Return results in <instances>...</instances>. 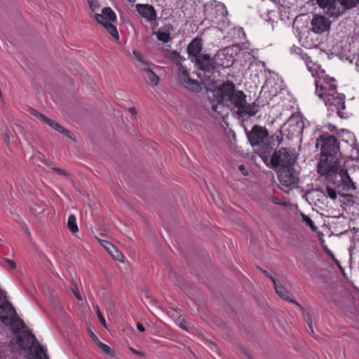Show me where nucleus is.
I'll list each match as a JSON object with an SVG mask.
<instances>
[{
    "label": "nucleus",
    "instance_id": "nucleus-1",
    "mask_svg": "<svg viewBox=\"0 0 359 359\" xmlns=\"http://www.w3.org/2000/svg\"><path fill=\"white\" fill-rule=\"evenodd\" d=\"M318 172L325 176L336 188L355 190L356 187L350 178L347 170L340 168L337 156H321L318 163Z\"/></svg>",
    "mask_w": 359,
    "mask_h": 359
},
{
    "label": "nucleus",
    "instance_id": "nucleus-2",
    "mask_svg": "<svg viewBox=\"0 0 359 359\" xmlns=\"http://www.w3.org/2000/svg\"><path fill=\"white\" fill-rule=\"evenodd\" d=\"M318 6L330 17L337 18L346 9L355 7L359 0H317Z\"/></svg>",
    "mask_w": 359,
    "mask_h": 359
},
{
    "label": "nucleus",
    "instance_id": "nucleus-3",
    "mask_svg": "<svg viewBox=\"0 0 359 359\" xmlns=\"http://www.w3.org/2000/svg\"><path fill=\"white\" fill-rule=\"evenodd\" d=\"M297 156L294 149L290 148H281L273 152L271 159V167H290L294 165Z\"/></svg>",
    "mask_w": 359,
    "mask_h": 359
},
{
    "label": "nucleus",
    "instance_id": "nucleus-4",
    "mask_svg": "<svg viewBox=\"0 0 359 359\" xmlns=\"http://www.w3.org/2000/svg\"><path fill=\"white\" fill-rule=\"evenodd\" d=\"M344 100V96L337 92L336 88L328 89L327 94H326L323 99L325 105L329 109L332 111H336L341 118H344V114L341 111L345 108Z\"/></svg>",
    "mask_w": 359,
    "mask_h": 359
},
{
    "label": "nucleus",
    "instance_id": "nucleus-5",
    "mask_svg": "<svg viewBox=\"0 0 359 359\" xmlns=\"http://www.w3.org/2000/svg\"><path fill=\"white\" fill-rule=\"evenodd\" d=\"M236 90L235 85L232 81H227L219 85L214 91L213 95L216 97L217 104H213L212 105V109L216 112L220 114L221 112L217 110L219 106L222 104H224L228 102L230 96L232 95L233 93Z\"/></svg>",
    "mask_w": 359,
    "mask_h": 359
},
{
    "label": "nucleus",
    "instance_id": "nucleus-6",
    "mask_svg": "<svg viewBox=\"0 0 359 359\" xmlns=\"http://www.w3.org/2000/svg\"><path fill=\"white\" fill-rule=\"evenodd\" d=\"M299 172L292 166L280 168L278 171V179L282 187L290 189L297 187L299 181Z\"/></svg>",
    "mask_w": 359,
    "mask_h": 359
},
{
    "label": "nucleus",
    "instance_id": "nucleus-7",
    "mask_svg": "<svg viewBox=\"0 0 359 359\" xmlns=\"http://www.w3.org/2000/svg\"><path fill=\"white\" fill-rule=\"evenodd\" d=\"M316 147H320L321 156H337L339 151L337 140L333 135L327 137L322 135L318 139Z\"/></svg>",
    "mask_w": 359,
    "mask_h": 359
},
{
    "label": "nucleus",
    "instance_id": "nucleus-8",
    "mask_svg": "<svg viewBox=\"0 0 359 359\" xmlns=\"http://www.w3.org/2000/svg\"><path fill=\"white\" fill-rule=\"evenodd\" d=\"M176 65L178 66V77L180 83L192 92H200L201 88L197 81L189 77L188 71L181 63L176 62Z\"/></svg>",
    "mask_w": 359,
    "mask_h": 359
},
{
    "label": "nucleus",
    "instance_id": "nucleus-9",
    "mask_svg": "<svg viewBox=\"0 0 359 359\" xmlns=\"http://www.w3.org/2000/svg\"><path fill=\"white\" fill-rule=\"evenodd\" d=\"M194 62L197 68L204 72H210L217 67L216 58L207 53L201 54L194 58Z\"/></svg>",
    "mask_w": 359,
    "mask_h": 359
},
{
    "label": "nucleus",
    "instance_id": "nucleus-10",
    "mask_svg": "<svg viewBox=\"0 0 359 359\" xmlns=\"http://www.w3.org/2000/svg\"><path fill=\"white\" fill-rule=\"evenodd\" d=\"M32 114L36 117L39 120L44 122L47 125H48L50 127H51L55 130L61 133L64 134L65 135L67 136L70 139L73 138V134L71 133V131L65 129L64 127H62L60 124L57 123L56 121L45 116L44 115L41 114V113L38 112L36 110L32 109Z\"/></svg>",
    "mask_w": 359,
    "mask_h": 359
},
{
    "label": "nucleus",
    "instance_id": "nucleus-11",
    "mask_svg": "<svg viewBox=\"0 0 359 359\" xmlns=\"http://www.w3.org/2000/svg\"><path fill=\"white\" fill-rule=\"evenodd\" d=\"M311 30L316 34H322L329 31L331 22L324 15H315L311 22Z\"/></svg>",
    "mask_w": 359,
    "mask_h": 359
},
{
    "label": "nucleus",
    "instance_id": "nucleus-12",
    "mask_svg": "<svg viewBox=\"0 0 359 359\" xmlns=\"http://www.w3.org/2000/svg\"><path fill=\"white\" fill-rule=\"evenodd\" d=\"M269 133L267 130L259 126H255L248 133V137L252 146L259 145L267 138Z\"/></svg>",
    "mask_w": 359,
    "mask_h": 359
},
{
    "label": "nucleus",
    "instance_id": "nucleus-13",
    "mask_svg": "<svg viewBox=\"0 0 359 359\" xmlns=\"http://www.w3.org/2000/svg\"><path fill=\"white\" fill-rule=\"evenodd\" d=\"M35 336L29 331H22L16 338V343L21 349L28 351L34 345Z\"/></svg>",
    "mask_w": 359,
    "mask_h": 359
},
{
    "label": "nucleus",
    "instance_id": "nucleus-14",
    "mask_svg": "<svg viewBox=\"0 0 359 359\" xmlns=\"http://www.w3.org/2000/svg\"><path fill=\"white\" fill-rule=\"evenodd\" d=\"M17 314L15 308L8 300H4L0 304V320L3 324L10 322L11 318Z\"/></svg>",
    "mask_w": 359,
    "mask_h": 359
},
{
    "label": "nucleus",
    "instance_id": "nucleus-15",
    "mask_svg": "<svg viewBox=\"0 0 359 359\" xmlns=\"http://www.w3.org/2000/svg\"><path fill=\"white\" fill-rule=\"evenodd\" d=\"M214 57L216 58L217 66L224 68L231 67L233 63V57L229 54L228 48L217 51Z\"/></svg>",
    "mask_w": 359,
    "mask_h": 359
},
{
    "label": "nucleus",
    "instance_id": "nucleus-16",
    "mask_svg": "<svg viewBox=\"0 0 359 359\" xmlns=\"http://www.w3.org/2000/svg\"><path fill=\"white\" fill-rule=\"evenodd\" d=\"M95 19L97 22L102 25V26L107 29L108 33L116 40L119 39V35L118 30L114 25H112L109 20L104 17L103 14H96Z\"/></svg>",
    "mask_w": 359,
    "mask_h": 359
},
{
    "label": "nucleus",
    "instance_id": "nucleus-17",
    "mask_svg": "<svg viewBox=\"0 0 359 359\" xmlns=\"http://www.w3.org/2000/svg\"><path fill=\"white\" fill-rule=\"evenodd\" d=\"M273 285L277 294L281 299L289 302H292L293 304L297 305L302 311H304V308L302 307L299 303L292 299L290 297V292L283 285L278 283L276 280H273Z\"/></svg>",
    "mask_w": 359,
    "mask_h": 359
},
{
    "label": "nucleus",
    "instance_id": "nucleus-18",
    "mask_svg": "<svg viewBox=\"0 0 359 359\" xmlns=\"http://www.w3.org/2000/svg\"><path fill=\"white\" fill-rule=\"evenodd\" d=\"M136 8L142 17L145 18L150 21L156 20V13L152 6L149 4H137Z\"/></svg>",
    "mask_w": 359,
    "mask_h": 359
},
{
    "label": "nucleus",
    "instance_id": "nucleus-19",
    "mask_svg": "<svg viewBox=\"0 0 359 359\" xmlns=\"http://www.w3.org/2000/svg\"><path fill=\"white\" fill-rule=\"evenodd\" d=\"M290 132L293 134H302L304 130V123L302 118L299 117H292L287 122Z\"/></svg>",
    "mask_w": 359,
    "mask_h": 359
},
{
    "label": "nucleus",
    "instance_id": "nucleus-20",
    "mask_svg": "<svg viewBox=\"0 0 359 359\" xmlns=\"http://www.w3.org/2000/svg\"><path fill=\"white\" fill-rule=\"evenodd\" d=\"M201 50H202V39L201 38H195L188 45L187 52L189 55L194 57V58L197 57L198 55H201Z\"/></svg>",
    "mask_w": 359,
    "mask_h": 359
},
{
    "label": "nucleus",
    "instance_id": "nucleus-21",
    "mask_svg": "<svg viewBox=\"0 0 359 359\" xmlns=\"http://www.w3.org/2000/svg\"><path fill=\"white\" fill-rule=\"evenodd\" d=\"M245 97L243 92L235 90L228 101L239 109L245 104Z\"/></svg>",
    "mask_w": 359,
    "mask_h": 359
},
{
    "label": "nucleus",
    "instance_id": "nucleus-22",
    "mask_svg": "<svg viewBox=\"0 0 359 359\" xmlns=\"http://www.w3.org/2000/svg\"><path fill=\"white\" fill-rule=\"evenodd\" d=\"M91 340H93L96 344V345L109 357H116L115 350L109 346L108 345L101 342L93 332H91Z\"/></svg>",
    "mask_w": 359,
    "mask_h": 359
},
{
    "label": "nucleus",
    "instance_id": "nucleus-23",
    "mask_svg": "<svg viewBox=\"0 0 359 359\" xmlns=\"http://www.w3.org/2000/svg\"><path fill=\"white\" fill-rule=\"evenodd\" d=\"M5 325H10L11 332L13 334H17L20 330L25 327L24 321L16 314L15 317L11 318L10 322L4 324Z\"/></svg>",
    "mask_w": 359,
    "mask_h": 359
},
{
    "label": "nucleus",
    "instance_id": "nucleus-24",
    "mask_svg": "<svg viewBox=\"0 0 359 359\" xmlns=\"http://www.w3.org/2000/svg\"><path fill=\"white\" fill-rule=\"evenodd\" d=\"M331 88H336V86L325 81L319 80L316 82V92L323 100L324 99V97L326 96V94H327L325 90H328V89Z\"/></svg>",
    "mask_w": 359,
    "mask_h": 359
},
{
    "label": "nucleus",
    "instance_id": "nucleus-25",
    "mask_svg": "<svg viewBox=\"0 0 359 359\" xmlns=\"http://www.w3.org/2000/svg\"><path fill=\"white\" fill-rule=\"evenodd\" d=\"M107 252L110 254V255L113 257L114 259L121 262L123 263L125 261V257L118 248H116L114 245L111 243H107Z\"/></svg>",
    "mask_w": 359,
    "mask_h": 359
},
{
    "label": "nucleus",
    "instance_id": "nucleus-26",
    "mask_svg": "<svg viewBox=\"0 0 359 359\" xmlns=\"http://www.w3.org/2000/svg\"><path fill=\"white\" fill-rule=\"evenodd\" d=\"M255 103L248 104L245 100V104H243V107H241V109H238V112L241 114H248V116H254L257 112V110H255Z\"/></svg>",
    "mask_w": 359,
    "mask_h": 359
},
{
    "label": "nucleus",
    "instance_id": "nucleus-27",
    "mask_svg": "<svg viewBox=\"0 0 359 359\" xmlns=\"http://www.w3.org/2000/svg\"><path fill=\"white\" fill-rule=\"evenodd\" d=\"M163 29L165 30L164 32H161V31L158 30L157 32H156V34L157 36V39L159 41L166 43L171 39L169 34L167 32L169 31L170 29H172V26L171 25H165L163 27Z\"/></svg>",
    "mask_w": 359,
    "mask_h": 359
},
{
    "label": "nucleus",
    "instance_id": "nucleus-28",
    "mask_svg": "<svg viewBox=\"0 0 359 359\" xmlns=\"http://www.w3.org/2000/svg\"><path fill=\"white\" fill-rule=\"evenodd\" d=\"M338 194L344 198V201L341 203L347 206L351 205L354 204L353 196L351 194H344L343 191H348L347 189H343V187L340 188H337Z\"/></svg>",
    "mask_w": 359,
    "mask_h": 359
},
{
    "label": "nucleus",
    "instance_id": "nucleus-29",
    "mask_svg": "<svg viewBox=\"0 0 359 359\" xmlns=\"http://www.w3.org/2000/svg\"><path fill=\"white\" fill-rule=\"evenodd\" d=\"M67 227L72 233L79 232V227L76 224V219L74 215L71 214L67 220Z\"/></svg>",
    "mask_w": 359,
    "mask_h": 359
},
{
    "label": "nucleus",
    "instance_id": "nucleus-30",
    "mask_svg": "<svg viewBox=\"0 0 359 359\" xmlns=\"http://www.w3.org/2000/svg\"><path fill=\"white\" fill-rule=\"evenodd\" d=\"M34 353L37 359H48L46 348L40 344L36 346Z\"/></svg>",
    "mask_w": 359,
    "mask_h": 359
},
{
    "label": "nucleus",
    "instance_id": "nucleus-31",
    "mask_svg": "<svg viewBox=\"0 0 359 359\" xmlns=\"http://www.w3.org/2000/svg\"><path fill=\"white\" fill-rule=\"evenodd\" d=\"M144 72L147 74V79L149 82L154 86H156L159 82L158 76L150 69L147 68L144 69Z\"/></svg>",
    "mask_w": 359,
    "mask_h": 359
},
{
    "label": "nucleus",
    "instance_id": "nucleus-32",
    "mask_svg": "<svg viewBox=\"0 0 359 359\" xmlns=\"http://www.w3.org/2000/svg\"><path fill=\"white\" fill-rule=\"evenodd\" d=\"M102 14H103L104 17L106 18L111 23L116 21V14L109 7L104 8L102 11Z\"/></svg>",
    "mask_w": 359,
    "mask_h": 359
},
{
    "label": "nucleus",
    "instance_id": "nucleus-33",
    "mask_svg": "<svg viewBox=\"0 0 359 359\" xmlns=\"http://www.w3.org/2000/svg\"><path fill=\"white\" fill-rule=\"evenodd\" d=\"M45 163L48 166V167H50L52 168V170L55 172L57 173V175H60V176H62V177H68L69 176V174L67 172L66 170H63V169H61V168H55V167H52L53 165V163L50 162V161H48L47 160H46L45 161Z\"/></svg>",
    "mask_w": 359,
    "mask_h": 359
},
{
    "label": "nucleus",
    "instance_id": "nucleus-34",
    "mask_svg": "<svg viewBox=\"0 0 359 359\" xmlns=\"http://www.w3.org/2000/svg\"><path fill=\"white\" fill-rule=\"evenodd\" d=\"M95 311H96V313H97V318H98V319H99V320H100V323L102 324V325L104 327L107 328V323H106V320H105V319H104V316H103V315H102V312H101V311H100V308H99V306H95Z\"/></svg>",
    "mask_w": 359,
    "mask_h": 359
},
{
    "label": "nucleus",
    "instance_id": "nucleus-35",
    "mask_svg": "<svg viewBox=\"0 0 359 359\" xmlns=\"http://www.w3.org/2000/svg\"><path fill=\"white\" fill-rule=\"evenodd\" d=\"M326 191L330 198H331L333 200H335L337 198L338 192L334 189L327 185L326 187Z\"/></svg>",
    "mask_w": 359,
    "mask_h": 359
},
{
    "label": "nucleus",
    "instance_id": "nucleus-36",
    "mask_svg": "<svg viewBox=\"0 0 359 359\" xmlns=\"http://www.w3.org/2000/svg\"><path fill=\"white\" fill-rule=\"evenodd\" d=\"M302 218H303V220L306 223V224L308 226H310V228L313 231H316L317 229V227L314 225L313 221L311 220V219L309 216L305 215H302Z\"/></svg>",
    "mask_w": 359,
    "mask_h": 359
},
{
    "label": "nucleus",
    "instance_id": "nucleus-37",
    "mask_svg": "<svg viewBox=\"0 0 359 359\" xmlns=\"http://www.w3.org/2000/svg\"><path fill=\"white\" fill-rule=\"evenodd\" d=\"M133 54L134 57H135L137 60L140 61V62H142V63L147 64L146 62H144V61L143 60V57H142V54L140 53V52H139V51H137V50H134L133 51Z\"/></svg>",
    "mask_w": 359,
    "mask_h": 359
},
{
    "label": "nucleus",
    "instance_id": "nucleus-38",
    "mask_svg": "<svg viewBox=\"0 0 359 359\" xmlns=\"http://www.w3.org/2000/svg\"><path fill=\"white\" fill-rule=\"evenodd\" d=\"M272 151V148L269 145H263V147L261 149V153L264 155H270Z\"/></svg>",
    "mask_w": 359,
    "mask_h": 359
},
{
    "label": "nucleus",
    "instance_id": "nucleus-39",
    "mask_svg": "<svg viewBox=\"0 0 359 359\" xmlns=\"http://www.w3.org/2000/svg\"><path fill=\"white\" fill-rule=\"evenodd\" d=\"M302 312L304 313L305 321L306 322V323L311 324L312 320L311 314L308 312H306L305 310L304 311H302Z\"/></svg>",
    "mask_w": 359,
    "mask_h": 359
},
{
    "label": "nucleus",
    "instance_id": "nucleus-40",
    "mask_svg": "<svg viewBox=\"0 0 359 359\" xmlns=\"http://www.w3.org/2000/svg\"><path fill=\"white\" fill-rule=\"evenodd\" d=\"M271 200L276 204H280V205H282L285 206V207L287 206V203H286V202H281L279 198H276V197H271Z\"/></svg>",
    "mask_w": 359,
    "mask_h": 359
},
{
    "label": "nucleus",
    "instance_id": "nucleus-41",
    "mask_svg": "<svg viewBox=\"0 0 359 359\" xmlns=\"http://www.w3.org/2000/svg\"><path fill=\"white\" fill-rule=\"evenodd\" d=\"M95 238L102 245V246L107 250L108 246H107V243H110L107 241L102 240L100 238H98L97 236H95Z\"/></svg>",
    "mask_w": 359,
    "mask_h": 359
},
{
    "label": "nucleus",
    "instance_id": "nucleus-42",
    "mask_svg": "<svg viewBox=\"0 0 359 359\" xmlns=\"http://www.w3.org/2000/svg\"><path fill=\"white\" fill-rule=\"evenodd\" d=\"M130 350L131 351L132 353H133L134 354L137 355H139L140 357H144L145 356V354L143 352L137 351L136 349H134L132 347H130Z\"/></svg>",
    "mask_w": 359,
    "mask_h": 359
},
{
    "label": "nucleus",
    "instance_id": "nucleus-43",
    "mask_svg": "<svg viewBox=\"0 0 359 359\" xmlns=\"http://www.w3.org/2000/svg\"><path fill=\"white\" fill-rule=\"evenodd\" d=\"M259 270L268 278H269L272 282L273 283V280H276L267 271L263 269H261L259 268Z\"/></svg>",
    "mask_w": 359,
    "mask_h": 359
},
{
    "label": "nucleus",
    "instance_id": "nucleus-44",
    "mask_svg": "<svg viewBox=\"0 0 359 359\" xmlns=\"http://www.w3.org/2000/svg\"><path fill=\"white\" fill-rule=\"evenodd\" d=\"M169 314L173 318H179L180 317L179 313L175 310H171L170 311H169Z\"/></svg>",
    "mask_w": 359,
    "mask_h": 359
},
{
    "label": "nucleus",
    "instance_id": "nucleus-45",
    "mask_svg": "<svg viewBox=\"0 0 359 359\" xmlns=\"http://www.w3.org/2000/svg\"><path fill=\"white\" fill-rule=\"evenodd\" d=\"M6 262L11 269H15L16 267V264L14 261L6 259Z\"/></svg>",
    "mask_w": 359,
    "mask_h": 359
},
{
    "label": "nucleus",
    "instance_id": "nucleus-46",
    "mask_svg": "<svg viewBox=\"0 0 359 359\" xmlns=\"http://www.w3.org/2000/svg\"><path fill=\"white\" fill-rule=\"evenodd\" d=\"M128 111L133 116H136L137 113V109L134 107H130Z\"/></svg>",
    "mask_w": 359,
    "mask_h": 359
},
{
    "label": "nucleus",
    "instance_id": "nucleus-47",
    "mask_svg": "<svg viewBox=\"0 0 359 359\" xmlns=\"http://www.w3.org/2000/svg\"><path fill=\"white\" fill-rule=\"evenodd\" d=\"M137 328L141 332H144L145 331V329L144 328L142 325L140 323H137Z\"/></svg>",
    "mask_w": 359,
    "mask_h": 359
},
{
    "label": "nucleus",
    "instance_id": "nucleus-48",
    "mask_svg": "<svg viewBox=\"0 0 359 359\" xmlns=\"http://www.w3.org/2000/svg\"><path fill=\"white\" fill-rule=\"evenodd\" d=\"M5 292L0 288V302L6 299Z\"/></svg>",
    "mask_w": 359,
    "mask_h": 359
},
{
    "label": "nucleus",
    "instance_id": "nucleus-49",
    "mask_svg": "<svg viewBox=\"0 0 359 359\" xmlns=\"http://www.w3.org/2000/svg\"><path fill=\"white\" fill-rule=\"evenodd\" d=\"M4 138H5V140L6 141L7 144H8L9 142H10V139H11L10 133H6Z\"/></svg>",
    "mask_w": 359,
    "mask_h": 359
},
{
    "label": "nucleus",
    "instance_id": "nucleus-50",
    "mask_svg": "<svg viewBox=\"0 0 359 359\" xmlns=\"http://www.w3.org/2000/svg\"><path fill=\"white\" fill-rule=\"evenodd\" d=\"M179 326L184 330H188V328L182 322L179 323Z\"/></svg>",
    "mask_w": 359,
    "mask_h": 359
},
{
    "label": "nucleus",
    "instance_id": "nucleus-51",
    "mask_svg": "<svg viewBox=\"0 0 359 359\" xmlns=\"http://www.w3.org/2000/svg\"><path fill=\"white\" fill-rule=\"evenodd\" d=\"M239 170L243 172V171L245 170V168L243 165H239Z\"/></svg>",
    "mask_w": 359,
    "mask_h": 359
},
{
    "label": "nucleus",
    "instance_id": "nucleus-52",
    "mask_svg": "<svg viewBox=\"0 0 359 359\" xmlns=\"http://www.w3.org/2000/svg\"><path fill=\"white\" fill-rule=\"evenodd\" d=\"M307 325H308V326L309 327V328H310L311 331L312 332H314V330H313V328L312 323H311V324H307Z\"/></svg>",
    "mask_w": 359,
    "mask_h": 359
},
{
    "label": "nucleus",
    "instance_id": "nucleus-53",
    "mask_svg": "<svg viewBox=\"0 0 359 359\" xmlns=\"http://www.w3.org/2000/svg\"><path fill=\"white\" fill-rule=\"evenodd\" d=\"M75 296L79 300H81V297L79 293H75Z\"/></svg>",
    "mask_w": 359,
    "mask_h": 359
},
{
    "label": "nucleus",
    "instance_id": "nucleus-54",
    "mask_svg": "<svg viewBox=\"0 0 359 359\" xmlns=\"http://www.w3.org/2000/svg\"><path fill=\"white\" fill-rule=\"evenodd\" d=\"M173 53H174V54H175V55H176L179 58H180L181 60H182V59H183V57H181V56L180 55V54H179V53H177L176 52H174Z\"/></svg>",
    "mask_w": 359,
    "mask_h": 359
},
{
    "label": "nucleus",
    "instance_id": "nucleus-55",
    "mask_svg": "<svg viewBox=\"0 0 359 359\" xmlns=\"http://www.w3.org/2000/svg\"><path fill=\"white\" fill-rule=\"evenodd\" d=\"M86 330L90 334V327L88 325H86Z\"/></svg>",
    "mask_w": 359,
    "mask_h": 359
},
{
    "label": "nucleus",
    "instance_id": "nucleus-56",
    "mask_svg": "<svg viewBox=\"0 0 359 359\" xmlns=\"http://www.w3.org/2000/svg\"><path fill=\"white\" fill-rule=\"evenodd\" d=\"M25 231L27 232L28 234H30L29 231H28V229L27 228H25Z\"/></svg>",
    "mask_w": 359,
    "mask_h": 359
},
{
    "label": "nucleus",
    "instance_id": "nucleus-57",
    "mask_svg": "<svg viewBox=\"0 0 359 359\" xmlns=\"http://www.w3.org/2000/svg\"><path fill=\"white\" fill-rule=\"evenodd\" d=\"M243 353H244L246 355H248V353H247L245 351H243Z\"/></svg>",
    "mask_w": 359,
    "mask_h": 359
},
{
    "label": "nucleus",
    "instance_id": "nucleus-58",
    "mask_svg": "<svg viewBox=\"0 0 359 359\" xmlns=\"http://www.w3.org/2000/svg\"><path fill=\"white\" fill-rule=\"evenodd\" d=\"M88 4L90 5V0H87Z\"/></svg>",
    "mask_w": 359,
    "mask_h": 359
}]
</instances>
